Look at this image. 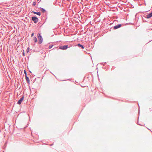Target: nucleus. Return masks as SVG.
<instances>
[{"mask_svg":"<svg viewBox=\"0 0 152 152\" xmlns=\"http://www.w3.org/2000/svg\"><path fill=\"white\" fill-rule=\"evenodd\" d=\"M38 35V38L39 40V44H40L43 41V39L42 37L41 36L40 34H37Z\"/></svg>","mask_w":152,"mask_h":152,"instance_id":"1","label":"nucleus"},{"mask_svg":"<svg viewBox=\"0 0 152 152\" xmlns=\"http://www.w3.org/2000/svg\"><path fill=\"white\" fill-rule=\"evenodd\" d=\"M68 45H65L64 46H60L59 47V48L60 49L65 50L68 48Z\"/></svg>","mask_w":152,"mask_h":152,"instance_id":"2","label":"nucleus"},{"mask_svg":"<svg viewBox=\"0 0 152 152\" xmlns=\"http://www.w3.org/2000/svg\"><path fill=\"white\" fill-rule=\"evenodd\" d=\"M32 20L35 23H37L38 21V18L36 17H33L32 18Z\"/></svg>","mask_w":152,"mask_h":152,"instance_id":"3","label":"nucleus"},{"mask_svg":"<svg viewBox=\"0 0 152 152\" xmlns=\"http://www.w3.org/2000/svg\"><path fill=\"white\" fill-rule=\"evenodd\" d=\"M24 97L23 96L18 101V104H21V102H22V101L24 99Z\"/></svg>","mask_w":152,"mask_h":152,"instance_id":"4","label":"nucleus"},{"mask_svg":"<svg viewBox=\"0 0 152 152\" xmlns=\"http://www.w3.org/2000/svg\"><path fill=\"white\" fill-rule=\"evenodd\" d=\"M152 16V12L146 15V18H149Z\"/></svg>","mask_w":152,"mask_h":152,"instance_id":"5","label":"nucleus"},{"mask_svg":"<svg viewBox=\"0 0 152 152\" xmlns=\"http://www.w3.org/2000/svg\"><path fill=\"white\" fill-rule=\"evenodd\" d=\"M121 26V24H118L117 26H115L114 27V29H117L118 28L120 27Z\"/></svg>","mask_w":152,"mask_h":152,"instance_id":"6","label":"nucleus"},{"mask_svg":"<svg viewBox=\"0 0 152 152\" xmlns=\"http://www.w3.org/2000/svg\"><path fill=\"white\" fill-rule=\"evenodd\" d=\"M77 46L79 47H81L82 49L84 48V47H83V46L80 44H78L77 45Z\"/></svg>","mask_w":152,"mask_h":152,"instance_id":"7","label":"nucleus"},{"mask_svg":"<svg viewBox=\"0 0 152 152\" xmlns=\"http://www.w3.org/2000/svg\"><path fill=\"white\" fill-rule=\"evenodd\" d=\"M33 12L35 14H36L39 15H41V12Z\"/></svg>","mask_w":152,"mask_h":152,"instance_id":"8","label":"nucleus"},{"mask_svg":"<svg viewBox=\"0 0 152 152\" xmlns=\"http://www.w3.org/2000/svg\"><path fill=\"white\" fill-rule=\"evenodd\" d=\"M33 39L35 42H36L37 41V39L36 37H33Z\"/></svg>","mask_w":152,"mask_h":152,"instance_id":"9","label":"nucleus"},{"mask_svg":"<svg viewBox=\"0 0 152 152\" xmlns=\"http://www.w3.org/2000/svg\"><path fill=\"white\" fill-rule=\"evenodd\" d=\"M29 48L28 47V48H27V50H26V52L27 53H28L29 52Z\"/></svg>","mask_w":152,"mask_h":152,"instance_id":"10","label":"nucleus"},{"mask_svg":"<svg viewBox=\"0 0 152 152\" xmlns=\"http://www.w3.org/2000/svg\"><path fill=\"white\" fill-rule=\"evenodd\" d=\"M26 80H27L28 81H29L28 77H27V76L26 77Z\"/></svg>","mask_w":152,"mask_h":152,"instance_id":"11","label":"nucleus"},{"mask_svg":"<svg viewBox=\"0 0 152 152\" xmlns=\"http://www.w3.org/2000/svg\"><path fill=\"white\" fill-rule=\"evenodd\" d=\"M53 45H50L49 47V49H51L53 47Z\"/></svg>","mask_w":152,"mask_h":152,"instance_id":"12","label":"nucleus"},{"mask_svg":"<svg viewBox=\"0 0 152 152\" xmlns=\"http://www.w3.org/2000/svg\"><path fill=\"white\" fill-rule=\"evenodd\" d=\"M36 2H34L33 3V5H34V6L36 4Z\"/></svg>","mask_w":152,"mask_h":152,"instance_id":"13","label":"nucleus"},{"mask_svg":"<svg viewBox=\"0 0 152 152\" xmlns=\"http://www.w3.org/2000/svg\"><path fill=\"white\" fill-rule=\"evenodd\" d=\"M34 33H32L31 35V37L33 36H34Z\"/></svg>","mask_w":152,"mask_h":152,"instance_id":"14","label":"nucleus"},{"mask_svg":"<svg viewBox=\"0 0 152 152\" xmlns=\"http://www.w3.org/2000/svg\"><path fill=\"white\" fill-rule=\"evenodd\" d=\"M24 73L25 74H26V72L25 70L24 71Z\"/></svg>","mask_w":152,"mask_h":152,"instance_id":"15","label":"nucleus"},{"mask_svg":"<svg viewBox=\"0 0 152 152\" xmlns=\"http://www.w3.org/2000/svg\"><path fill=\"white\" fill-rule=\"evenodd\" d=\"M23 55H24V53H23Z\"/></svg>","mask_w":152,"mask_h":152,"instance_id":"16","label":"nucleus"},{"mask_svg":"<svg viewBox=\"0 0 152 152\" xmlns=\"http://www.w3.org/2000/svg\"><path fill=\"white\" fill-rule=\"evenodd\" d=\"M45 11V10H43V12H44V11Z\"/></svg>","mask_w":152,"mask_h":152,"instance_id":"17","label":"nucleus"},{"mask_svg":"<svg viewBox=\"0 0 152 152\" xmlns=\"http://www.w3.org/2000/svg\"><path fill=\"white\" fill-rule=\"evenodd\" d=\"M45 11V10H43V12H44V11Z\"/></svg>","mask_w":152,"mask_h":152,"instance_id":"18","label":"nucleus"},{"mask_svg":"<svg viewBox=\"0 0 152 152\" xmlns=\"http://www.w3.org/2000/svg\"><path fill=\"white\" fill-rule=\"evenodd\" d=\"M38 1L39 0H37Z\"/></svg>","mask_w":152,"mask_h":152,"instance_id":"19","label":"nucleus"}]
</instances>
